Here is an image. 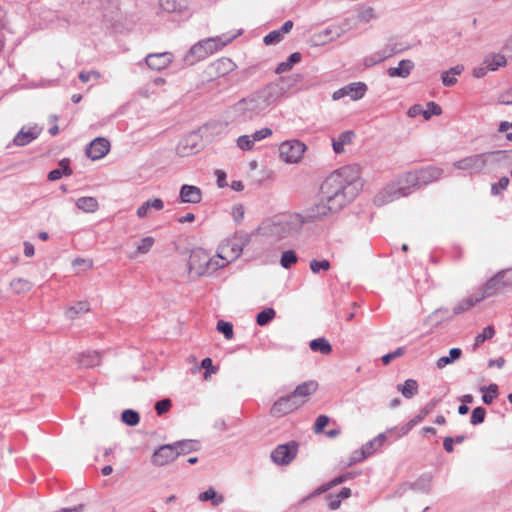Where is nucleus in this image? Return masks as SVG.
I'll return each mask as SVG.
<instances>
[{"instance_id":"f257e3e1","label":"nucleus","mask_w":512,"mask_h":512,"mask_svg":"<svg viewBox=\"0 0 512 512\" xmlns=\"http://www.w3.org/2000/svg\"><path fill=\"white\" fill-rule=\"evenodd\" d=\"M348 186L344 170L329 175L321 185L319 201L307 210V218L316 221L338 212L348 201Z\"/></svg>"},{"instance_id":"f03ea898","label":"nucleus","mask_w":512,"mask_h":512,"mask_svg":"<svg viewBox=\"0 0 512 512\" xmlns=\"http://www.w3.org/2000/svg\"><path fill=\"white\" fill-rule=\"evenodd\" d=\"M282 96L283 89L276 83H269L238 100L231 109L238 117L252 120L265 116Z\"/></svg>"},{"instance_id":"7ed1b4c3","label":"nucleus","mask_w":512,"mask_h":512,"mask_svg":"<svg viewBox=\"0 0 512 512\" xmlns=\"http://www.w3.org/2000/svg\"><path fill=\"white\" fill-rule=\"evenodd\" d=\"M418 174L416 170L406 172L398 177L394 182L387 185L375 198L379 205L391 202L394 199L406 196L411 188H420Z\"/></svg>"},{"instance_id":"20e7f679","label":"nucleus","mask_w":512,"mask_h":512,"mask_svg":"<svg viewBox=\"0 0 512 512\" xmlns=\"http://www.w3.org/2000/svg\"><path fill=\"white\" fill-rule=\"evenodd\" d=\"M188 267L190 273L197 276L212 273L219 269L215 256L210 257L208 252L203 248H195L192 250L188 260Z\"/></svg>"},{"instance_id":"39448f33","label":"nucleus","mask_w":512,"mask_h":512,"mask_svg":"<svg viewBox=\"0 0 512 512\" xmlns=\"http://www.w3.org/2000/svg\"><path fill=\"white\" fill-rule=\"evenodd\" d=\"M236 35L231 37L217 36L206 38L193 45L190 49V54L197 58V60L204 59L209 55L221 50L229 44Z\"/></svg>"},{"instance_id":"423d86ee","label":"nucleus","mask_w":512,"mask_h":512,"mask_svg":"<svg viewBox=\"0 0 512 512\" xmlns=\"http://www.w3.org/2000/svg\"><path fill=\"white\" fill-rule=\"evenodd\" d=\"M236 69V64L230 58L221 57L210 63L203 74L207 81L224 77Z\"/></svg>"},{"instance_id":"0eeeda50","label":"nucleus","mask_w":512,"mask_h":512,"mask_svg":"<svg viewBox=\"0 0 512 512\" xmlns=\"http://www.w3.org/2000/svg\"><path fill=\"white\" fill-rule=\"evenodd\" d=\"M306 146L298 141L291 140L282 142L279 145V155L286 163H297L303 156Z\"/></svg>"},{"instance_id":"6e6552de","label":"nucleus","mask_w":512,"mask_h":512,"mask_svg":"<svg viewBox=\"0 0 512 512\" xmlns=\"http://www.w3.org/2000/svg\"><path fill=\"white\" fill-rule=\"evenodd\" d=\"M242 249L232 240H226L219 246L218 252L215 255L219 269L225 267L233 260L239 257Z\"/></svg>"},{"instance_id":"1a4fd4ad","label":"nucleus","mask_w":512,"mask_h":512,"mask_svg":"<svg viewBox=\"0 0 512 512\" xmlns=\"http://www.w3.org/2000/svg\"><path fill=\"white\" fill-rule=\"evenodd\" d=\"M299 445L296 441L278 445L271 453V459L277 465L291 463L298 453Z\"/></svg>"},{"instance_id":"9d476101","label":"nucleus","mask_w":512,"mask_h":512,"mask_svg":"<svg viewBox=\"0 0 512 512\" xmlns=\"http://www.w3.org/2000/svg\"><path fill=\"white\" fill-rule=\"evenodd\" d=\"M301 407L302 405L298 402V399L294 398V395L291 393L277 399L270 409V414L274 417H283Z\"/></svg>"},{"instance_id":"9b49d317","label":"nucleus","mask_w":512,"mask_h":512,"mask_svg":"<svg viewBox=\"0 0 512 512\" xmlns=\"http://www.w3.org/2000/svg\"><path fill=\"white\" fill-rule=\"evenodd\" d=\"M512 285V277L507 272H500L492 277L483 288L481 298L491 297Z\"/></svg>"},{"instance_id":"f8f14e48","label":"nucleus","mask_w":512,"mask_h":512,"mask_svg":"<svg viewBox=\"0 0 512 512\" xmlns=\"http://www.w3.org/2000/svg\"><path fill=\"white\" fill-rule=\"evenodd\" d=\"M488 154H476L472 156H468L454 163V167L459 170H469V171H482L487 163Z\"/></svg>"},{"instance_id":"ddd939ff","label":"nucleus","mask_w":512,"mask_h":512,"mask_svg":"<svg viewBox=\"0 0 512 512\" xmlns=\"http://www.w3.org/2000/svg\"><path fill=\"white\" fill-rule=\"evenodd\" d=\"M180 452L177 450V446L173 445H163L158 450H156L152 456V462L158 466H164L172 461H174Z\"/></svg>"},{"instance_id":"4468645a","label":"nucleus","mask_w":512,"mask_h":512,"mask_svg":"<svg viewBox=\"0 0 512 512\" xmlns=\"http://www.w3.org/2000/svg\"><path fill=\"white\" fill-rule=\"evenodd\" d=\"M367 90V87L362 82L351 83L333 94V99L338 100L344 96H349L352 100L361 99Z\"/></svg>"},{"instance_id":"2eb2a0df","label":"nucleus","mask_w":512,"mask_h":512,"mask_svg":"<svg viewBox=\"0 0 512 512\" xmlns=\"http://www.w3.org/2000/svg\"><path fill=\"white\" fill-rule=\"evenodd\" d=\"M42 128L34 125V126H24L21 130L15 135L13 139V143L18 147H23L33 140L38 138L41 134Z\"/></svg>"},{"instance_id":"dca6fc26","label":"nucleus","mask_w":512,"mask_h":512,"mask_svg":"<svg viewBox=\"0 0 512 512\" xmlns=\"http://www.w3.org/2000/svg\"><path fill=\"white\" fill-rule=\"evenodd\" d=\"M110 151V142L103 137L95 138L88 148L86 154L92 160H99L103 158Z\"/></svg>"},{"instance_id":"f3484780","label":"nucleus","mask_w":512,"mask_h":512,"mask_svg":"<svg viewBox=\"0 0 512 512\" xmlns=\"http://www.w3.org/2000/svg\"><path fill=\"white\" fill-rule=\"evenodd\" d=\"M173 61V55L169 52L149 54L146 57V64L153 70L167 68Z\"/></svg>"},{"instance_id":"a211bd4d","label":"nucleus","mask_w":512,"mask_h":512,"mask_svg":"<svg viewBox=\"0 0 512 512\" xmlns=\"http://www.w3.org/2000/svg\"><path fill=\"white\" fill-rule=\"evenodd\" d=\"M416 171L421 187L437 181L443 174V170L436 166L422 167Z\"/></svg>"},{"instance_id":"6ab92c4d","label":"nucleus","mask_w":512,"mask_h":512,"mask_svg":"<svg viewBox=\"0 0 512 512\" xmlns=\"http://www.w3.org/2000/svg\"><path fill=\"white\" fill-rule=\"evenodd\" d=\"M318 383L316 381L310 380L298 385L295 390L292 392L294 398L298 399V402L303 406L308 398L317 391Z\"/></svg>"},{"instance_id":"aec40b11","label":"nucleus","mask_w":512,"mask_h":512,"mask_svg":"<svg viewBox=\"0 0 512 512\" xmlns=\"http://www.w3.org/2000/svg\"><path fill=\"white\" fill-rule=\"evenodd\" d=\"M155 245V238L152 236H145L140 238L134 243V249L131 251L129 258L136 259L141 255L149 253Z\"/></svg>"},{"instance_id":"412c9836","label":"nucleus","mask_w":512,"mask_h":512,"mask_svg":"<svg viewBox=\"0 0 512 512\" xmlns=\"http://www.w3.org/2000/svg\"><path fill=\"white\" fill-rule=\"evenodd\" d=\"M180 200L183 203L197 204L202 200V191L197 186L185 184L180 189Z\"/></svg>"},{"instance_id":"4be33fe9","label":"nucleus","mask_w":512,"mask_h":512,"mask_svg":"<svg viewBox=\"0 0 512 512\" xmlns=\"http://www.w3.org/2000/svg\"><path fill=\"white\" fill-rule=\"evenodd\" d=\"M164 208V202L160 198H152L145 201L137 209V216L141 219L146 218L150 215L152 210L160 211Z\"/></svg>"},{"instance_id":"5701e85b","label":"nucleus","mask_w":512,"mask_h":512,"mask_svg":"<svg viewBox=\"0 0 512 512\" xmlns=\"http://www.w3.org/2000/svg\"><path fill=\"white\" fill-rule=\"evenodd\" d=\"M414 67V63L409 59L401 60L397 67H391L388 69V75L390 77H402L406 78L409 76L411 70Z\"/></svg>"},{"instance_id":"b1692460","label":"nucleus","mask_w":512,"mask_h":512,"mask_svg":"<svg viewBox=\"0 0 512 512\" xmlns=\"http://www.w3.org/2000/svg\"><path fill=\"white\" fill-rule=\"evenodd\" d=\"M355 134L353 131H344L337 138L332 140V146L335 153L344 152V146L352 143Z\"/></svg>"},{"instance_id":"393cba45","label":"nucleus","mask_w":512,"mask_h":512,"mask_svg":"<svg viewBox=\"0 0 512 512\" xmlns=\"http://www.w3.org/2000/svg\"><path fill=\"white\" fill-rule=\"evenodd\" d=\"M397 390L405 397L406 399H411L415 395L418 394L419 385L415 379H407L403 384L397 385Z\"/></svg>"},{"instance_id":"a878e982","label":"nucleus","mask_w":512,"mask_h":512,"mask_svg":"<svg viewBox=\"0 0 512 512\" xmlns=\"http://www.w3.org/2000/svg\"><path fill=\"white\" fill-rule=\"evenodd\" d=\"M483 63L489 71H496L498 68L506 66L507 60L502 54L492 53L485 57Z\"/></svg>"},{"instance_id":"bb28decb","label":"nucleus","mask_w":512,"mask_h":512,"mask_svg":"<svg viewBox=\"0 0 512 512\" xmlns=\"http://www.w3.org/2000/svg\"><path fill=\"white\" fill-rule=\"evenodd\" d=\"M76 206L78 209L82 210L86 213H94L99 208V203L96 198L86 196L81 197L76 201Z\"/></svg>"},{"instance_id":"cd10ccee","label":"nucleus","mask_w":512,"mask_h":512,"mask_svg":"<svg viewBox=\"0 0 512 512\" xmlns=\"http://www.w3.org/2000/svg\"><path fill=\"white\" fill-rule=\"evenodd\" d=\"M310 349L314 352H319L323 355H328L332 351L329 341L325 338L313 339L310 344Z\"/></svg>"},{"instance_id":"c85d7f7f","label":"nucleus","mask_w":512,"mask_h":512,"mask_svg":"<svg viewBox=\"0 0 512 512\" xmlns=\"http://www.w3.org/2000/svg\"><path fill=\"white\" fill-rule=\"evenodd\" d=\"M384 442L385 436L381 434L375 437L373 440L366 443L365 445H363L360 450L364 453V455L367 458L368 456L372 455L379 447H381L384 444Z\"/></svg>"},{"instance_id":"c756f323","label":"nucleus","mask_w":512,"mask_h":512,"mask_svg":"<svg viewBox=\"0 0 512 512\" xmlns=\"http://www.w3.org/2000/svg\"><path fill=\"white\" fill-rule=\"evenodd\" d=\"M294 229L293 224L287 220H279L278 222L273 223V233L277 234L280 237H284L285 235L291 233Z\"/></svg>"},{"instance_id":"7c9ffc66","label":"nucleus","mask_w":512,"mask_h":512,"mask_svg":"<svg viewBox=\"0 0 512 512\" xmlns=\"http://www.w3.org/2000/svg\"><path fill=\"white\" fill-rule=\"evenodd\" d=\"M160 6L167 12H181L187 8V3L178 0H160Z\"/></svg>"},{"instance_id":"2f4dec72","label":"nucleus","mask_w":512,"mask_h":512,"mask_svg":"<svg viewBox=\"0 0 512 512\" xmlns=\"http://www.w3.org/2000/svg\"><path fill=\"white\" fill-rule=\"evenodd\" d=\"M10 287L15 293L22 294L31 290L32 283L24 278H16L10 282Z\"/></svg>"},{"instance_id":"473e14b6","label":"nucleus","mask_w":512,"mask_h":512,"mask_svg":"<svg viewBox=\"0 0 512 512\" xmlns=\"http://www.w3.org/2000/svg\"><path fill=\"white\" fill-rule=\"evenodd\" d=\"M340 36V33L337 31H333L332 29H325L324 31L316 34L314 36L315 42L317 44H325L329 41H332L333 39Z\"/></svg>"},{"instance_id":"72a5a7b5","label":"nucleus","mask_w":512,"mask_h":512,"mask_svg":"<svg viewBox=\"0 0 512 512\" xmlns=\"http://www.w3.org/2000/svg\"><path fill=\"white\" fill-rule=\"evenodd\" d=\"M199 500L202 502L213 501L214 505H219L223 502V496L217 495L213 488H209L199 495Z\"/></svg>"},{"instance_id":"f704fd0d","label":"nucleus","mask_w":512,"mask_h":512,"mask_svg":"<svg viewBox=\"0 0 512 512\" xmlns=\"http://www.w3.org/2000/svg\"><path fill=\"white\" fill-rule=\"evenodd\" d=\"M482 391L484 392L482 400L487 405L491 404L499 394L498 386L496 384H490L488 387L482 388Z\"/></svg>"},{"instance_id":"c9c22d12","label":"nucleus","mask_w":512,"mask_h":512,"mask_svg":"<svg viewBox=\"0 0 512 512\" xmlns=\"http://www.w3.org/2000/svg\"><path fill=\"white\" fill-rule=\"evenodd\" d=\"M275 315L276 312L273 308H266L257 315L256 322L259 326H264L273 320Z\"/></svg>"},{"instance_id":"e433bc0d","label":"nucleus","mask_w":512,"mask_h":512,"mask_svg":"<svg viewBox=\"0 0 512 512\" xmlns=\"http://www.w3.org/2000/svg\"><path fill=\"white\" fill-rule=\"evenodd\" d=\"M255 141L252 135H241L236 140L237 147L242 151H250L253 149Z\"/></svg>"},{"instance_id":"4c0bfd02","label":"nucleus","mask_w":512,"mask_h":512,"mask_svg":"<svg viewBox=\"0 0 512 512\" xmlns=\"http://www.w3.org/2000/svg\"><path fill=\"white\" fill-rule=\"evenodd\" d=\"M483 298L481 297H468L466 299H464L463 301H461L455 308H454V313L456 314H460L468 309H470L471 307H473L477 302H479L480 300H482Z\"/></svg>"},{"instance_id":"58836bf2","label":"nucleus","mask_w":512,"mask_h":512,"mask_svg":"<svg viewBox=\"0 0 512 512\" xmlns=\"http://www.w3.org/2000/svg\"><path fill=\"white\" fill-rule=\"evenodd\" d=\"M426 109L423 111V118L429 120L432 116H439L442 114V108L437 103L431 101L426 105Z\"/></svg>"},{"instance_id":"ea45409f","label":"nucleus","mask_w":512,"mask_h":512,"mask_svg":"<svg viewBox=\"0 0 512 512\" xmlns=\"http://www.w3.org/2000/svg\"><path fill=\"white\" fill-rule=\"evenodd\" d=\"M121 418L125 424L130 426L137 425L140 420L139 414L130 409L123 411Z\"/></svg>"},{"instance_id":"a19ab883","label":"nucleus","mask_w":512,"mask_h":512,"mask_svg":"<svg viewBox=\"0 0 512 512\" xmlns=\"http://www.w3.org/2000/svg\"><path fill=\"white\" fill-rule=\"evenodd\" d=\"M297 262V256L294 251L288 250L283 252L280 263L284 268H290L291 265Z\"/></svg>"},{"instance_id":"79ce46f5","label":"nucleus","mask_w":512,"mask_h":512,"mask_svg":"<svg viewBox=\"0 0 512 512\" xmlns=\"http://www.w3.org/2000/svg\"><path fill=\"white\" fill-rule=\"evenodd\" d=\"M217 330L224 334L225 338L230 340L234 336L233 325L223 320L218 321Z\"/></svg>"},{"instance_id":"37998d69","label":"nucleus","mask_w":512,"mask_h":512,"mask_svg":"<svg viewBox=\"0 0 512 512\" xmlns=\"http://www.w3.org/2000/svg\"><path fill=\"white\" fill-rule=\"evenodd\" d=\"M495 334V330L492 326H487L483 331L478 334L475 338V346L481 345L487 339H491Z\"/></svg>"},{"instance_id":"c03bdc74","label":"nucleus","mask_w":512,"mask_h":512,"mask_svg":"<svg viewBox=\"0 0 512 512\" xmlns=\"http://www.w3.org/2000/svg\"><path fill=\"white\" fill-rule=\"evenodd\" d=\"M201 367L205 369L204 380L208 381L212 374L217 372V368L213 365L212 359L207 357L201 362Z\"/></svg>"},{"instance_id":"a18cd8bd","label":"nucleus","mask_w":512,"mask_h":512,"mask_svg":"<svg viewBox=\"0 0 512 512\" xmlns=\"http://www.w3.org/2000/svg\"><path fill=\"white\" fill-rule=\"evenodd\" d=\"M486 416V410L483 407H476L472 411L471 424L477 425L484 422Z\"/></svg>"},{"instance_id":"49530a36","label":"nucleus","mask_w":512,"mask_h":512,"mask_svg":"<svg viewBox=\"0 0 512 512\" xmlns=\"http://www.w3.org/2000/svg\"><path fill=\"white\" fill-rule=\"evenodd\" d=\"M330 418L327 415H319L315 421L313 431L316 434L323 432L324 428L329 424Z\"/></svg>"},{"instance_id":"de8ad7c7","label":"nucleus","mask_w":512,"mask_h":512,"mask_svg":"<svg viewBox=\"0 0 512 512\" xmlns=\"http://www.w3.org/2000/svg\"><path fill=\"white\" fill-rule=\"evenodd\" d=\"M310 269L313 273H319L321 270L327 271L330 269V263L328 260H312L310 262Z\"/></svg>"},{"instance_id":"09e8293b","label":"nucleus","mask_w":512,"mask_h":512,"mask_svg":"<svg viewBox=\"0 0 512 512\" xmlns=\"http://www.w3.org/2000/svg\"><path fill=\"white\" fill-rule=\"evenodd\" d=\"M282 33L279 30H273L264 37L265 45H273L279 43L282 40Z\"/></svg>"},{"instance_id":"8fccbe9b","label":"nucleus","mask_w":512,"mask_h":512,"mask_svg":"<svg viewBox=\"0 0 512 512\" xmlns=\"http://www.w3.org/2000/svg\"><path fill=\"white\" fill-rule=\"evenodd\" d=\"M71 171L67 166H63V168L54 169L49 172L48 174V180L50 181H56L59 180L64 174L69 175Z\"/></svg>"},{"instance_id":"3c124183","label":"nucleus","mask_w":512,"mask_h":512,"mask_svg":"<svg viewBox=\"0 0 512 512\" xmlns=\"http://www.w3.org/2000/svg\"><path fill=\"white\" fill-rule=\"evenodd\" d=\"M405 353L404 347H398L394 352L388 353L382 357V362L384 365H388L392 360L403 356Z\"/></svg>"},{"instance_id":"603ef678","label":"nucleus","mask_w":512,"mask_h":512,"mask_svg":"<svg viewBox=\"0 0 512 512\" xmlns=\"http://www.w3.org/2000/svg\"><path fill=\"white\" fill-rule=\"evenodd\" d=\"M172 402L170 399H163L155 404V410L158 415H162L170 410Z\"/></svg>"},{"instance_id":"864d4df0","label":"nucleus","mask_w":512,"mask_h":512,"mask_svg":"<svg viewBox=\"0 0 512 512\" xmlns=\"http://www.w3.org/2000/svg\"><path fill=\"white\" fill-rule=\"evenodd\" d=\"M173 446H177V450L180 454L188 453L195 449L196 442L194 441H184L173 444Z\"/></svg>"},{"instance_id":"5fc2aeb1","label":"nucleus","mask_w":512,"mask_h":512,"mask_svg":"<svg viewBox=\"0 0 512 512\" xmlns=\"http://www.w3.org/2000/svg\"><path fill=\"white\" fill-rule=\"evenodd\" d=\"M101 75L98 71L92 70V71H82L79 74V79L82 82H88L90 80H98L100 79Z\"/></svg>"},{"instance_id":"6e6d98bb","label":"nucleus","mask_w":512,"mask_h":512,"mask_svg":"<svg viewBox=\"0 0 512 512\" xmlns=\"http://www.w3.org/2000/svg\"><path fill=\"white\" fill-rule=\"evenodd\" d=\"M508 184H509V179L507 177H502L499 179L498 183L492 184L491 191L494 195H497L502 190L506 189Z\"/></svg>"},{"instance_id":"4d7b16f0","label":"nucleus","mask_w":512,"mask_h":512,"mask_svg":"<svg viewBox=\"0 0 512 512\" xmlns=\"http://www.w3.org/2000/svg\"><path fill=\"white\" fill-rule=\"evenodd\" d=\"M272 135V130L268 127L255 131L252 136L255 142L266 139Z\"/></svg>"},{"instance_id":"13d9d810","label":"nucleus","mask_w":512,"mask_h":512,"mask_svg":"<svg viewBox=\"0 0 512 512\" xmlns=\"http://www.w3.org/2000/svg\"><path fill=\"white\" fill-rule=\"evenodd\" d=\"M429 413L430 409H428V407H425L422 410H420L419 414L410 420V426H415L419 424L428 416Z\"/></svg>"},{"instance_id":"bf43d9fd","label":"nucleus","mask_w":512,"mask_h":512,"mask_svg":"<svg viewBox=\"0 0 512 512\" xmlns=\"http://www.w3.org/2000/svg\"><path fill=\"white\" fill-rule=\"evenodd\" d=\"M499 131L506 133V138L509 141H512V122L509 123L507 121L501 122L499 125Z\"/></svg>"},{"instance_id":"052dcab7","label":"nucleus","mask_w":512,"mask_h":512,"mask_svg":"<svg viewBox=\"0 0 512 512\" xmlns=\"http://www.w3.org/2000/svg\"><path fill=\"white\" fill-rule=\"evenodd\" d=\"M69 313L77 314L79 312H88L89 311V304L87 302H79L77 306H73L69 308Z\"/></svg>"},{"instance_id":"680f3d73","label":"nucleus","mask_w":512,"mask_h":512,"mask_svg":"<svg viewBox=\"0 0 512 512\" xmlns=\"http://www.w3.org/2000/svg\"><path fill=\"white\" fill-rule=\"evenodd\" d=\"M441 79L445 86H453L457 82L456 77L446 71L442 73Z\"/></svg>"},{"instance_id":"e2e57ef3","label":"nucleus","mask_w":512,"mask_h":512,"mask_svg":"<svg viewBox=\"0 0 512 512\" xmlns=\"http://www.w3.org/2000/svg\"><path fill=\"white\" fill-rule=\"evenodd\" d=\"M423 111H424V109H423V107L420 104H415V105L411 106L408 109L407 114H408L409 117L414 118V117H417L419 115L423 116Z\"/></svg>"},{"instance_id":"0e129e2a","label":"nucleus","mask_w":512,"mask_h":512,"mask_svg":"<svg viewBox=\"0 0 512 512\" xmlns=\"http://www.w3.org/2000/svg\"><path fill=\"white\" fill-rule=\"evenodd\" d=\"M244 213V207L242 205H236L232 208V214L236 221L243 219Z\"/></svg>"},{"instance_id":"69168bd1","label":"nucleus","mask_w":512,"mask_h":512,"mask_svg":"<svg viewBox=\"0 0 512 512\" xmlns=\"http://www.w3.org/2000/svg\"><path fill=\"white\" fill-rule=\"evenodd\" d=\"M340 504H341V499L339 498V496H330L329 497V502H328V506L331 510H336L337 508L340 507Z\"/></svg>"},{"instance_id":"338daca9","label":"nucleus","mask_w":512,"mask_h":512,"mask_svg":"<svg viewBox=\"0 0 512 512\" xmlns=\"http://www.w3.org/2000/svg\"><path fill=\"white\" fill-rule=\"evenodd\" d=\"M488 71V68L487 66H481V67H477V68H474L473 71H472V75L475 77V78H481V77H484L486 75Z\"/></svg>"},{"instance_id":"774afa93","label":"nucleus","mask_w":512,"mask_h":512,"mask_svg":"<svg viewBox=\"0 0 512 512\" xmlns=\"http://www.w3.org/2000/svg\"><path fill=\"white\" fill-rule=\"evenodd\" d=\"M24 254L26 257H32L35 254L34 246L32 243L25 241L24 242Z\"/></svg>"}]
</instances>
